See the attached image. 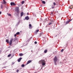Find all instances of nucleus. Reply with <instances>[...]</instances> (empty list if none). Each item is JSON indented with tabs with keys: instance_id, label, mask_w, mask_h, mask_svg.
I'll use <instances>...</instances> for the list:
<instances>
[{
	"instance_id": "58836bf2",
	"label": "nucleus",
	"mask_w": 73,
	"mask_h": 73,
	"mask_svg": "<svg viewBox=\"0 0 73 73\" xmlns=\"http://www.w3.org/2000/svg\"><path fill=\"white\" fill-rule=\"evenodd\" d=\"M31 52H32V51H31Z\"/></svg>"
},
{
	"instance_id": "423d86ee",
	"label": "nucleus",
	"mask_w": 73,
	"mask_h": 73,
	"mask_svg": "<svg viewBox=\"0 0 73 73\" xmlns=\"http://www.w3.org/2000/svg\"><path fill=\"white\" fill-rule=\"evenodd\" d=\"M25 19L27 20H28L29 19V18L28 16H27L25 17Z\"/></svg>"
},
{
	"instance_id": "e433bc0d",
	"label": "nucleus",
	"mask_w": 73,
	"mask_h": 73,
	"mask_svg": "<svg viewBox=\"0 0 73 73\" xmlns=\"http://www.w3.org/2000/svg\"><path fill=\"white\" fill-rule=\"evenodd\" d=\"M15 41V39H14V40H13V41Z\"/></svg>"
},
{
	"instance_id": "20e7f679",
	"label": "nucleus",
	"mask_w": 73,
	"mask_h": 73,
	"mask_svg": "<svg viewBox=\"0 0 73 73\" xmlns=\"http://www.w3.org/2000/svg\"><path fill=\"white\" fill-rule=\"evenodd\" d=\"M13 38H12L11 39L9 42V44L10 45H11L12 44V41H13Z\"/></svg>"
},
{
	"instance_id": "1a4fd4ad",
	"label": "nucleus",
	"mask_w": 73,
	"mask_h": 73,
	"mask_svg": "<svg viewBox=\"0 0 73 73\" xmlns=\"http://www.w3.org/2000/svg\"><path fill=\"white\" fill-rule=\"evenodd\" d=\"M32 62V60H30L28 61L27 63V65H28V64H29V63H31Z\"/></svg>"
},
{
	"instance_id": "473e14b6",
	"label": "nucleus",
	"mask_w": 73,
	"mask_h": 73,
	"mask_svg": "<svg viewBox=\"0 0 73 73\" xmlns=\"http://www.w3.org/2000/svg\"><path fill=\"white\" fill-rule=\"evenodd\" d=\"M15 64V63H14V62H12V65H13V64Z\"/></svg>"
},
{
	"instance_id": "f704fd0d",
	"label": "nucleus",
	"mask_w": 73,
	"mask_h": 73,
	"mask_svg": "<svg viewBox=\"0 0 73 73\" xmlns=\"http://www.w3.org/2000/svg\"><path fill=\"white\" fill-rule=\"evenodd\" d=\"M53 12H52L51 13V15H52V14H53Z\"/></svg>"
},
{
	"instance_id": "f8f14e48",
	"label": "nucleus",
	"mask_w": 73,
	"mask_h": 73,
	"mask_svg": "<svg viewBox=\"0 0 73 73\" xmlns=\"http://www.w3.org/2000/svg\"><path fill=\"white\" fill-rule=\"evenodd\" d=\"M39 32V30H37L36 31L35 33L36 34H37V32Z\"/></svg>"
},
{
	"instance_id": "a878e982",
	"label": "nucleus",
	"mask_w": 73,
	"mask_h": 73,
	"mask_svg": "<svg viewBox=\"0 0 73 73\" xmlns=\"http://www.w3.org/2000/svg\"><path fill=\"white\" fill-rule=\"evenodd\" d=\"M64 51V49H62L61 50V52H63Z\"/></svg>"
},
{
	"instance_id": "ea45409f",
	"label": "nucleus",
	"mask_w": 73,
	"mask_h": 73,
	"mask_svg": "<svg viewBox=\"0 0 73 73\" xmlns=\"http://www.w3.org/2000/svg\"><path fill=\"white\" fill-rule=\"evenodd\" d=\"M31 52H32V51H31Z\"/></svg>"
},
{
	"instance_id": "4be33fe9",
	"label": "nucleus",
	"mask_w": 73,
	"mask_h": 73,
	"mask_svg": "<svg viewBox=\"0 0 73 73\" xmlns=\"http://www.w3.org/2000/svg\"><path fill=\"white\" fill-rule=\"evenodd\" d=\"M22 67H24L25 66V65L24 64H23L21 65Z\"/></svg>"
},
{
	"instance_id": "9d476101",
	"label": "nucleus",
	"mask_w": 73,
	"mask_h": 73,
	"mask_svg": "<svg viewBox=\"0 0 73 73\" xmlns=\"http://www.w3.org/2000/svg\"><path fill=\"white\" fill-rule=\"evenodd\" d=\"M22 59V58H19V59L18 60V62H20V61H21V60Z\"/></svg>"
},
{
	"instance_id": "f257e3e1",
	"label": "nucleus",
	"mask_w": 73,
	"mask_h": 73,
	"mask_svg": "<svg viewBox=\"0 0 73 73\" xmlns=\"http://www.w3.org/2000/svg\"><path fill=\"white\" fill-rule=\"evenodd\" d=\"M39 62H41L42 65L43 66L45 65V61L44 60H41L39 61Z\"/></svg>"
},
{
	"instance_id": "c756f323",
	"label": "nucleus",
	"mask_w": 73,
	"mask_h": 73,
	"mask_svg": "<svg viewBox=\"0 0 73 73\" xmlns=\"http://www.w3.org/2000/svg\"><path fill=\"white\" fill-rule=\"evenodd\" d=\"M19 70H17V73H18V72H19Z\"/></svg>"
},
{
	"instance_id": "0eeeda50",
	"label": "nucleus",
	"mask_w": 73,
	"mask_h": 73,
	"mask_svg": "<svg viewBox=\"0 0 73 73\" xmlns=\"http://www.w3.org/2000/svg\"><path fill=\"white\" fill-rule=\"evenodd\" d=\"M29 29H32V25H31V24H29Z\"/></svg>"
},
{
	"instance_id": "bb28decb",
	"label": "nucleus",
	"mask_w": 73,
	"mask_h": 73,
	"mask_svg": "<svg viewBox=\"0 0 73 73\" xmlns=\"http://www.w3.org/2000/svg\"><path fill=\"white\" fill-rule=\"evenodd\" d=\"M8 16H11V14H8Z\"/></svg>"
},
{
	"instance_id": "aec40b11",
	"label": "nucleus",
	"mask_w": 73,
	"mask_h": 73,
	"mask_svg": "<svg viewBox=\"0 0 73 73\" xmlns=\"http://www.w3.org/2000/svg\"><path fill=\"white\" fill-rule=\"evenodd\" d=\"M23 54H22V53H21L20 54H19V56H23Z\"/></svg>"
},
{
	"instance_id": "c9c22d12",
	"label": "nucleus",
	"mask_w": 73,
	"mask_h": 73,
	"mask_svg": "<svg viewBox=\"0 0 73 73\" xmlns=\"http://www.w3.org/2000/svg\"><path fill=\"white\" fill-rule=\"evenodd\" d=\"M27 15H29V13H27Z\"/></svg>"
},
{
	"instance_id": "7ed1b4c3",
	"label": "nucleus",
	"mask_w": 73,
	"mask_h": 73,
	"mask_svg": "<svg viewBox=\"0 0 73 73\" xmlns=\"http://www.w3.org/2000/svg\"><path fill=\"white\" fill-rule=\"evenodd\" d=\"M19 11V7H16L15 8V11L18 13Z\"/></svg>"
},
{
	"instance_id": "2eb2a0df",
	"label": "nucleus",
	"mask_w": 73,
	"mask_h": 73,
	"mask_svg": "<svg viewBox=\"0 0 73 73\" xmlns=\"http://www.w3.org/2000/svg\"><path fill=\"white\" fill-rule=\"evenodd\" d=\"M6 42L7 43H9V40H8V39H6Z\"/></svg>"
},
{
	"instance_id": "4468645a",
	"label": "nucleus",
	"mask_w": 73,
	"mask_h": 73,
	"mask_svg": "<svg viewBox=\"0 0 73 73\" xmlns=\"http://www.w3.org/2000/svg\"><path fill=\"white\" fill-rule=\"evenodd\" d=\"M70 9H72L73 8V5H71L70 6Z\"/></svg>"
},
{
	"instance_id": "4c0bfd02",
	"label": "nucleus",
	"mask_w": 73,
	"mask_h": 73,
	"mask_svg": "<svg viewBox=\"0 0 73 73\" xmlns=\"http://www.w3.org/2000/svg\"><path fill=\"white\" fill-rule=\"evenodd\" d=\"M41 0L42 1V0Z\"/></svg>"
},
{
	"instance_id": "ddd939ff",
	"label": "nucleus",
	"mask_w": 73,
	"mask_h": 73,
	"mask_svg": "<svg viewBox=\"0 0 73 73\" xmlns=\"http://www.w3.org/2000/svg\"><path fill=\"white\" fill-rule=\"evenodd\" d=\"M42 34H43V33H40L39 34V36L41 37Z\"/></svg>"
},
{
	"instance_id": "7c9ffc66",
	"label": "nucleus",
	"mask_w": 73,
	"mask_h": 73,
	"mask_svg": "<svg viewBox=\"0 0 73 73\" xmlns=\"http://www.w3.org/2000/svg\"><path fill=\"white\" fill-rule=\"evenodd\" d=\"M37 43V42L35 41V44H36Z\"/></svg>"
},
{
	"instance_id": "dca6fc26",
	"label": "nucleus",
	"mask_w": 73,
	"mask_h": 73,
	"mask_svg": "<svg viewBox=\"0 0 73 73\" xmlns=\"http://www.w3.org/2000/svg\"><path fill=\"white\" fill-rule=\"evenodd\" d=\"M3 3L4 4H7V2H6V1H5V0H3Z\"/></svg>"
},
{
	"instance_id": "cd10ccee",
	"label": "nucleus",
	"mask_w": 73,
	"mask_h": 73,
	"mask_svg": "<svg viewBox=\"0 0 73 73\" xmlns=\"http://www.w3.org/2000/svg\"><path fill=\"white\" fill-rule=\"evenodd\" d=\"M51 24H52V23H49V25H51Z\"/></svg>"
},
{
	"instance_id": "6ab92c4d",
	"label": "nucleus",
	"mask_w": 73,
	"mask_h": 73,
	"mask_svg": "<svg viewBox=\"0 0 73 73\" xmlns=\"http://www.w3.org/2000/svg\"><path fill=\"white\" fill-rule=\"evenodd\" d=\"M42 4H45V1H42Z\"/></svg>"
},
{
	"instance_id": "6e6552de",
	"label": "nucleus",
	"mask_w": 73,
	"mask_h": 73,
	"mask_svg": "<svg viewBox=\"0 0 73 73\" xmlns=\"http://www.w3.org/2000/svg\"><path fill=\"white\" fill-rule=\"evenodd\" d=\"M72 19H71V20H70V21H67L66 22V24H68V23H70V21H72Z\"/></svg>"
},
{
	"instance_id": "f03ea898",
	"label": "nucleus",
	"mask_w": 73,
	"mask_h": 73,
	"mask_svg": "<svg viewBox=\"0 0 73 73\" xmlns=\"http://www.w3.org/2000/svg\"><path fill=\"white\" fill-rule=\"evenodd\" d=\"M54 62L55 65H56V62L57 61V57L55 56L54 59Z\"/></svg>"
},
{
	"instance_id": "2f4dec72",
	"label": "nucleus",
	"mask_w": 73,
	"mask_h": 73,
	"mask_svg": "<svg viewBox=\"0 0 73 73\" xmlns=\"http://www.w3.org/2000/svg\"><path fill=\"white\" fill-rule=\"evenodd\" d=\"M16 35H17V34H15L14 35L15 37H16Z\"/></svg>"
},
{
	"instance_id": "39448f33",
	"label": "nucleus",
	"mask_w": 73,
	"mask_h": 73,
	"mask_svg": "<svg viewBox=\"0 0 73 73\" xmlns=\"http://www.w3.org/2000/svg\"><path fill=\"white\" fill-rule=\"evenodd\" d=\"M10 4L11 5H16L14 2H11Z\"/></svg>"
},
{
	"instance_id": "a211bd4d",
	"label": "nucleus",
	"mask_w": 73,
	"mask_h": 73,
	"mask_svg": "<svg viewBox=\"0 0 73 73\" xmlns=\"http://www.w3.org/2000/svg\"><path fill=\"white\" fill-rule=\"evenodd\" d=\"M54 7H55V6L54 5H52V9H53V8H54Z\"/></svg>"
},
{
	"instance_id": "b1692460",
	"label": "nucleus",
	"mask_w": 73,
	"mask_h": 73,
	"mask_svg": "<svg viewBox=\"0 0 73 73\" xmlns=\"http://www.w3.org/2000/svg\"><path fill=\"white\" fill-rule=\"evenodd\" d=\"M24 1H23L22 2H21V3L22 4H24Z\"/></svg>"
},
{
	"instance_id": "f3484780",
	"label": "nucleus",
	"mask_w": 73,
	"mask_h": 73,
	"mask_svg": "<svg viewBox=\"0 0 73 73\" xmlns=\"http://www.w3.org/2000/svg\"><path fill=\"white\" fill-rule=\"evenodd\" d=\"M44 52L45 53H46L48 52V50H44Z\"/></svg>"
},
{
	"instance_id": "5701e85b",
	"label": "nucleus",
	"mask_w": 73,
	"mask_h": 73,
	"mask_svg": "<svg viewBox=\"0 0 73 73\" xmlns=\"http://www.w3.org/2000/svg\"><path fill=\"white\" fill-rule=\"evenodd\" d=\"M1 8L3 9V5H1Z\"/></svg>"
},
{
	"instance_id": "412c9836",
	"label": "nucleus",
	"mask_w": 73,
	"mask_h": 73,
	"mask_svg": "<svg viewBox=\"0 0 73 73\" xmlns=\"http://www.w3.org/2000/svg\"><path fill=\"white\" fill-rule=\"evenodd\" d=\"M16 35H19L20 34V32H18L16 33Z\"/></svg>"
},
{
	"instance_id": "72a5a7b5",
	"label": "nucleus",
	"mask_w": 73,
	"mask_h": 73,
	"mask_svg": "<svg viewBox=\"0 0 73 73\" xmlns=\"http://www.w3.org/2000/svg\"><path fill=\"white\" fill-rule=\"evenodd\" d=\"M1 12L0 11V15H1Z\"/></svg>"
},
{
	"instance_id": "9b49d317",
	"label": "nucleus",
	"mask_w": 73,
	"mask_h": 73,
	"mask_svg": "<svg viewBox=\"0 0 73 73\" xmlns=\"http://www.w3.org/2000/svg\"><path fill=\"white\" fill-rule=\"evenodd\" d=\"M23 15H24V13H23V12H22L21 14V16L22 17V16H23Z\"/></svg>"
},
{
	"instance_id": "c85d7f7f",
	"label": "nucleus",
	"mask_w": 73,
	"mask_h": 73,
	"mask_svg": "<svg viewBox=\"0 0 73 73\" xmlns=\"http://www.w3.org/2000/svg\"><path fill=\"white\" fill-rule=\"evenodd\" d=\"M53 4L54 5H56V3H55V2H54Z\"/></svg>"
},
{
	"instance_id": "393cba45",
	"label": "nucleus",
	"mask_w": 73,
	"mask_h": 73,
	"mask_svg": "<svg viewBox=\"0 0 73 73\" xmlns=\"http://www.w3.org/2000/svg\"><path fill=\"white\" fill-rule=\"evenodd\" d=\"M11 56V54H9V55H8V57H10Z\"/></svg>"
}]
</instances>
